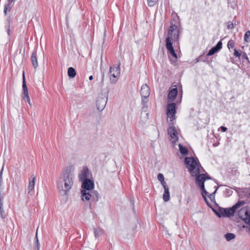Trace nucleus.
I'll use <instances>...</instances> for the list:
<instances>
[{"label":"nucleus","instance_id":"1","mask_svg":"<svg viewBox=\"0 0 250 250\" xmlns=\"http://www.w3.org/2000/svg\"><path fill=\"white\" fill-rule=\"evenodd\" d=\"M184 161L186 167L188 169L191 176L195 177L196 183L199 188H203L205 186V174L204 173H200L201 171L199 166L201 167V165L199 162H197V159L193 157H186L185 158Z\"/></svg>","mask_w":250,"mask_h":250},{"label":"nucleus","instance_id":"2","mask_svg":"<svg viewBox=\"0 0 250 250\" xmlns=\"http://www.w3.org/2000/svg\"><path fill=\"white\" fill-rule=\"evenodd\" d=\"M73 184V177L70 170L68 168L64 170L58 183V188L60 195L65 196L71 188Z\"/></svg>","mask_w":250,"mask_h":250},{"label":"nucleus","instance_id":"3","mask_svg":"<svg viewBox=\"0 0 250 250\" xmlns=\"http://www.w3.org/2000/svg\"><path fill=\"white\" fill-rule=\"evenodd\" d=\"M180 26V21L178 17L171 19L167 36L172 38L174 42H177L179 39Z\"/></svg>","mask_w":250,"mask_h":250},{"label":"nucleus","instance_id":"4","mask_svg":"<svg viewBox=\"0 0 250 250\" xmlns=\"http://www.w3.org/2000/svg\"><path fill=\"white\" fill-rule=\"evenodd\" d=\"M82 182L81 198L84 201V200H88L90 197L89 191L92 190L94 188V181L90 179L85 180Z\"/></svg>","mask_w":250,"mask_h":250},{"label":"nucleus","instance_id":"5","mask_svg":"<svg viewBox=\"0 0 250 250\" xmlns=\"http://www.w3.org/2000/svg\"><path fill=\"white\" fill-rule=\"evenodd\" d=\"M245 202L243 200H239L235 204L232 206L231 208H223L221 207L219 208V212L221 214V217H229L233 216L236 209L244 205Z\"/></svg>","mask_w":250,"mask_h":250},{"label":"nucleus","instance_id":"6","mask_svg":"<svg viewBox=\"0 0 250 250\" xmlns=\"http://www.w3.org/2000/svg\"><path fill=\"white\" fill-rule=\"evenodd\" d=\"M176 104L175 103H171L167 105V114L170 119V124H173V121L175 119Z\"/></svg>","mask_w":250,"mask_h":250},{"label":"nucleus","instance_id":"7","mask_svg":"<svg viewBox=\"0 0 250 250\" xmlns=\"http://www.w3.org/2000/svg\"><path fill=\"white\" fill-rule=\"evenodd\" d=\"M120 63H119L117 66L113 65L110 67L109 77L110 81L113 83H115L116 82V78L120 75Z\"/></svg>","mask_w":250,"mask_h":250},{"label":"nucleus","instance_id":"8","mask_svg":"<svg viewBox=\"0 0 250 250\" xmlns=\"http://www.w3.org/2000/svg\"><path fill=\"white\" fill-rule=\"evenodd\" d=\"M171 125L167 128V133L171 138L170 140L172 143L175 144L178 139L177 136L178 133L175 127L173 126V124Z\"/></svg>","mask_w":250,"mask_h":250},{"label":"nucleus","instance_id":"9","mask_svg":"<svg viewBox=\"0 0 250 250\" xmlns=\"http://www.w3.org/2000/svg\"><path fill=\"white\" fill-rule=\"evenodd\" d=\"M107 100V96H99L96 101V106L99 111H102L105 107Z\"/></svg>","mask_w":250,"mask_h":250},{"label":"nucleus","instance_id":"10","mask_svg":"<svg viewBox=\"0 0 250 250\" xmlns=\"http://www.w3.org/2000/svg\"><path fill=\"white\" fill-rule=\"evenodd\" d=\"M22 90L23 94V100H26L28 101V103L30 104V98L28 94L27 86L26 83L24 72H23L22 75Z\"/></svg>","mask_w":250,"mask_h":250},{"label":"nucleus","instance_id":"11","mask_svg":"<svg viewBox=\"0 0 250 250\" xmlns=\"http://www.w3.org/2000/svg\"><path fill=\"white\" fill-rule=\"evenodd\" d=\"M90 197H89V198L88 200H84V201H90L89 208H91V202H97L98 201L100 198V196L98 192L97 191H94V192L90 193Z\"/></svg>","mask_w":250,"mask_h":250},{"label":"nucleus","instance_id":"12","mask_svg":"<svg viewBox=\"0 0 250 250\" xmlns=\"http://www.w3.org/2000/svg\"><path fill=\"white\" fill-rule=\"evenodd\" d=\"M222 47V42L220 41L217 42L215 46L211 48L207 54V56L213 55L216 52H218Z\"/></svg>","mask_w":250,"mask_h":250},{"label":"nucleus","instance_id":"13","mask_svg":"<svg viewBox=\"0 0 250 250\" xmlns=\"http://www.w3.org/2000/svg\"><path fill=\"white\" fill-rule=\"evenodd\" d=\"M89 174V171L88 168L86 167H84L83 169L81 171V173L79 175L80 181L83 182L85 180L89 179L88 178Z\"/></svg>","mask_w":250,"mask_h":250},{"label":"nucleus","instance_id":"14","mask_svg":"<svg viewBox=\"0 0 250 250\" xmlns=\"http://www.w3.org/2000/svg\"><path fill=\"white\" fill-rule=\"evenodd\" d=\"M178 95L177 87H175L169 90L168 94V100L169 101L173 102L175 100Z\"/></svg>","mask_w":250,"mask_h":250},{"label":"nucleus","instance_id":"15","mask_svg":"<svg viewBox=\"0 0 250 250\" xmlns=\"http://www.w3.org/2000/svg\"><path fill=\"white\" fill-rule=\"evenodd\" d=\"M140 94L142 97H148L150 95V89L146 84H143L140 90Z\"/></svg>","mask_w":250,"mask_h":250},{"label":"nucleus","instance_id":"16","mask_svg":"<svg viewBox=\"0 0 250 250\" xmlns=\"http://www.w3.org/2000/svg\"><path fill=\"white\" fill-rule=\"evenodd\" d=\"M35 179L36 177L34 174H32L31 176V179H29V185L27 188L29 193L31 191H32L34 188Z\"/></svg>","mask_w":250,"mask_h":250},{"label":"nucleus","instance_id":"17","mask_svg":"<svg viewBox=\"0 0 250 250\" xmlns=\"http://www.w3.org/2000/svg\"><path fill=\"white\" fill-rule=\"evenodd\" d=\"M31 60L33 67L36 69L38 66V63L37 61V54L35 51L32 52L31 57Z\"/></svg>","mask_w":250,"mask_h":250},{"label":"nucleus","instance_id":"18","mask_svg":"<svg viewBox=\"0 0 250 250\" xmlns=\"http://www.w3.org/2000/svg\"><path fill=\"white\" fill-rule=\"evenodd\" d=\"M172 40H173V38L168 36L166 39V47L167 50L173 48V43L171 42Z\"/></svg>","mask_w":250,"mask_h":250},{"label":"nucleus","instance_id":"19","mask_svg":"<svg viewBox=\"0 0 250 250\" xmlns=\"http://www.w3.org/2000/svg\"><path fill=\"white\" fill-rule=\"evenodd\" d=\"M203 198H204V199L205 201L206 204L208 206V207H209L210 208L212 209V211L215 213V214L218 217H221V214H220V213L218 210H217L216 209H215L214 208H213L212 207V205L209 202V201L208 200V199H207L206 196L203 195Z\"/></svg>","mask_w":250,"mask_h":250},{"label":"nucleus","instance_id":"20","mask_svg":"<svg viewBox=\"0 0 250 250\" xmlns=\"http://www.w3.org/2000/svg\"><path fill=\"white\" fill-rule=\"evenodd\" d=\"M3 197H0V217L2 219H4L6 214L3 210Z\"/></svg>","mask_w":250,"mask_h":250},{"label":"nucleus","instance_id":"21","mask_svg":"<svg viewBox=\"0 0 250 250\" xmlns=\"http://www.w3.org/2000/svg\"><path fill=\"white\" fill-rule=\"evenodd\" d=\"M67 74L70 78H73L76 75V72L73 67H70L68 68Z\"/></svg>","mask_w":250,"mask_h":250},{"label":"nucleus","instance_id":"22","mask_svg":"<svg viewBox=\"0 0 250 250\" xmlns=\"http://www.w3.org/2000/svg\"><path fill=\"white\" fill-rule=\"evenodd\" d=\"M246 213H247V209L246 208H243L238 211V215L242 220Z\"/></svg>","mask_w":250,"mask_h":250},{"label":"nucleus","instance_id":"23","mask_svg":"<svg viewBox=\"0 0 250 250\" xmlns=\"http://www.w3.org/2000/svg\"><path fill=\"white\" fill-rule=\"evenodd\" d=\"M163 198L165 202H167L170 199V193L169 191V189H166L164 190V193L163 195Z\"/></svg>","mask_w":250,"mask_h":250},{"label":"nucleus","instance_id":"24","mask_svg":"<svg viewBox=\"0 0 250 250\" xmlns=\"http://www.w3.org/2000/svg\"><path fill=\"white\" fill-rule=\"evenodd\" d=\"M179 147L180 151L182 154L185 155L188 154V151L186 146H183L181 144H179Z\"/></svg>","mask_w":250,"mask_h":250},{"label":"nucleus","instance_id":"25","mask_svg":"<svg viewBox=\"0 0 250 250\" xmlns=\"http://www.w3.org/2000/svg\"><path fill=\"white\" fill-rule=\"evenodd\" d=\"M242 220H243L245 223L250 226V211L247 209V213H246Z\"/></svg>","mask_w":250,"mask_h":250},{"label":"nucleus","instance_id":"26","mask_svg":"<svg viewBox=\"0 0 250 250\" xmlns=\"http://www.w3.org/2000/svg\"><path fill=\"white\" fill-rule=\"evenodd\" d=\"M94 233L96 238H97L101 236L103 233V231L102 229L100 228H94Z\"/></svg>","mask_w":250,"mask_h":250},{"label":"nucleus","instance_id":"27","mask_svg":"<svg viewBox=\"0 0 250 250\" xmlns=\"http://www.w3.org/2000/svg\"><path fill=\"white\" fill-rule=\"evenodd\" d=\"M235 237V235L232 233H227L225 235V238L228 241H229L234 239Z\"/></svg>","mask_w":250,"mask_h":250},{"label":"nucleus","instance_id":"28","mask_svg":"<svg viewBox=\"0 0 250 250\" xmlns=\"http://www.w3.org/2000/svg\"><path fill=\"white\" fill-rule=\"evenodd\" d=\"M37 232H38V230H37L36 236L35 238V242L34 250H39L40 248V243L39 242V240H38V236H37Z\"/></svg>","mask_w":250,"mask_h":250},{"label":"nucleus","instance_id":"29","mask_svg":"<svg viewBox=\"0 0 250 250\" xmlns=\"http://www.w3.org/2000/svg\"><path fill=\"white\" fill-rule=\"evenodd\" d=\"M37 232H38V230H37L36 236L35 238V242L34 250H39L40 248V243L39 242V240H38V236H37Z\"/></svg>","mask_w":250,"mask_h":250},{"label":"nucleus","instance_id":"30","mask_svg":"<svg viewBox=\"0 0 250 250\" xmlns=\"http://www.w3.org/2000/svg\"><path fill=\"white\" fill-rule=\"evenodd\" d=\"M8 3L5 4L4 7V13L5 15H6L7 14V10L8 8H9V10L11 9V7H10V5L11 4L15 1V0H7Z\"/></svg>","mask_w":250,"mask_h":250},{"label":"nucleus","instance_id":"31","mask_svg":"<svg viewBox=\"0 0 250 250\" xmlns=\"http://www.w3.org/2000/svg\"><path fill=\"white\" fill-rule=\"evenodd\" d=\"M215 190L214 191V192L212 193L211 194H210L209 195H208V198L210 199V201L212 202H214L216 205H217L215 201V194L216 192L217 191V190L218 188V187H215Z\"/></svg>","mask_w":250,"mask_h":250},{"label":"nucleus","instance_id":"32","mask_svg":"<svg viewBox=\"0 0 250 250\" xmlns=\"http://www.w3.org/2000/svg\"><path fill=\"white\" fill-rule=\"evenodd\" d=\"M167 51L168 52V53L170 54V56H169V57H172L174 58L175 60H176V59L177 58V56L176 53L175 52L174 48L169 49V50H167Z\"/></svg>","mask_w":250,"mask_h":250},{"label":"nucleus","instance_id":"33","mask_svg":"<svg viewBox=\"0 0 250 250\" xmlns=\"http://www.w3.org/2000/svg\"><path fill=\"white\" fill-rule=\"evenodd\" d=\"M244 41L246 42H249L250 41V31H247L244 35Z\"/></svg>","mask_w":250,"mask_h":250},{"label":"nucleus","instance_id":"34","mask_svg":"<svg viewBox=\"0 0 250 250\" xmlns=\"http://www.w3.org/2000/svg\"><path fill=\"white\" fill-rule=\"evenodd\" d=\"M147 4L149 6H153L158 0H147Z\"/></svg>","mask_w":250,"mask_h":250},{"label":"nucleus","instance_id":"35","mask_svg":"<svg viewBox=\"0 0 250 250\" xmlns=\"http://www.w3.org/2000/svg\"><path fill=\"white\" fill-rule=\"evenodd\" d=\"M234 56L237 58H240L241 55V51H238L236 49H234Z\"/></svg>","mask_w":250,"mask_h":250},{"label":"nucleus","instance_id":"36","mask_svg":"<svg viewBox=\"0 0 250 250\" xmlns=\"http://www.w3.org/2000/svg\"><path fill=\"white\" fill-rule=\"evenodd\" d=\"M228 47L229 49L230 48H233L234 46V42L233 40H229L227 44Z\"/></svg>","mask_w":250,"mask_h":250},{"label":"nucleus","instance_id":"37","mask_svg":"<svg viewBox=\"0 0 250 250\" xmlns=\"http://www.w3.org/2000/svg\"><path fill=\"white\" fill-rule=\"evenodd\" d=\"M157 178H158V180L160 182H163V181H164V175L162 173H159L157 175Z\"/></svg>","mask_w":250,"mask_h":250},{"label":"nucleus","instance_id":"38","mask_svg":"<svg viewBox=\"0 0 250 250\" xmlns=\"http://www.w3.org/2000/svg\"><path fill=\"white\" fill-rule=\"evenodd\" d=\"M233 191L231 188H226L225 190V194L227 196H229L232 193Z\"/></svg>","mask_w":250,"mask_h":250},{"label":"nucleus","instance_id":"39","mask_svg":"<svg viewBox=\"0 0 250 250\" xmlns=\"http://www.w3.org/2000/svg\"><path fill=\"white\" fill-rule=\"evenodd\" d=\"M8 25L6 26V28L7 29V33L8 35H10V19L7 20Z\"/></svg>","mask_w":250,"mask_h":250},{"label":"nucleus","instance_id":"40","mask_svg":"<svg viewBox=\"0 0 250 250\" xmlns=\"http://www.w3.org/2000/svg\"><path fill=\"white\" fill-rule=\"evenodd\" d=\"M142 103L143 104H146L147 102H148V97H142Z\"/></svg>","mask_w":250,"mask_h":250},{"label":"nucleus","instance_id":"41","mask_svg":"<svg viewBox=\"0 0 250 250\" xmlns=\"http://www.w3.org/2000/svg\"><path fill=\"white\" fill-rule=\"evenodd\" d=\"M207 55H206V56H204L203 55H202L199 57V58H200V60L201 61H202L203 62H206L207 61Z\"/></svg>","mask_w":250,"mask_h":250},{"label":"nucleus","instance_id":"42","mask_svg":"<svg viewBox=\"0 0 250 250\" xmlns=\"http://www.w3.org/2000/svg\"><path fill=\"white\" fill-rule=\"evenodd\" d=\"M200 188L202 191V194L203 196L204 195L203 193L205 194L206 195H208V193L205 189V186H204L203 188L200 187Z\"/></svg>","mask_w":250,"mask_h":250},{"label":"nucleus","instance_id":"43","mask_svg":"<svg viewBox=\"0 0 250 250\" xmlns=\"http://www.w3.org/2000/svg\"><path fill=\"white\" fill-rule=\"evenodd\" d=\"M164 188V190H166V189H169L168 188V186L167 185V184L166 183V182L164 181H163V182H161Z\"/></svg>","mask_w":250,"mask_h":250},{"label":"nucleus","instance_id":"44","mask_svg":"<svg viewBox=\"0 0 250 250\" xmlns=\"http://www.w3.org/2000/svg\"><path fill=\"white\" fill-rule=\"evenodd\" d=\"M233 27H234L233 23L232 22H229L228 23V29H232Z\"/></svg>","mask_w":250,"mask_h":250},{"label":"nucleus","instance_id":"45","mask_svg":"<svg viewBox=\"0 0 250 250\" xmlns=\"http://www.w3.org/2000/svg\"><path fill=\"white\" fill-rule=\"evenodd\" d=\"M147 110V104H143V106L142 107V110L144 112H146Z\"/></svg>","mask_w":250,"mask_h":250},{"label":"nucleus","instance_id":"46","mask_svg":"<svg viewBox=\"0 0 250 250\" xmlns=\"http://www.w3.org/2000/svg\"><path fill=\"white\" fill-rule=\"evenodd\" d=\"M3 169V168L2 167L0 172V182H1V183H3L2 178Z\"/></svg>","mask_w":250,"mask_h":250},{"label":"nucleus","instance_id":"47","mask_svg":"<svg viewBox=\"0 0 250 250\" xmlns=\"http://www.w3.org/2000/svg\"><path fill=\"white\" fill-rule=\"evenodd\" d=\"M205 174L204 178L205 179V181L206 180H210V179H211V177L207 173H206V174Z\"/></svg>","mask_w":250,"mask_h":250},{"label":"nucleus","instance_id":"48","mask_svg":"<svg viewBox=\"0 0 250 250\" xmlns=\"http://www.w3.org/2000/svg\"><path fill=\"white\" fill-rule=\"evenodd\" d=\"M242 58H244V59H245L246 60H249V58L246 54V53L245 52H244L242 54Z\"/></svg>","mask_w":250,"mask_h":250},{"label":"nucleus","instance_id":"49","mask_svg":"<svg viewBox=\"0 0 250 250\" xmlns=\"http://www.w3.org/2000/svg\"><path fill=\"white\" fill-rule=\"evenodd\" d=\"M221 129V131L222 132H225L227 131V128L225 126H221V127H220Z\"/></svg>","mask_w":250,"mask_h":250},{"label":"nucleus","instance_id":"50","mask_svg":"<svg viewBox=\"0 0 250 250\" xmlns=\"http://www.w3.org/2000/svg\"><path fill=\"white\" fill-rule=\"evenodd\" d=\"M2 184H3V183L0 182V197H2L1 196V190H2Z\"/></svg>","mask_w":250,"mask_h":250},{"label":"nucleus","instance_id":"51","mask_svg":"<svg viewBox=\"0 0 250 250\" xmlns=\"http://www.w3.org/2000/svg\"><path fill=\"white\" fill-rule=\"evenodd\" d=\"M104 73H103L102 74V80H101V82H102V83H103V82H104Z\"/></svg>","mask_w":250,"mask_h":250},{"label":"nucleus","instance_id":"52","mask_svg":"<svg viewBox=\"0 0 250 250\" xmlns=\"http://www.w3.org/2000/svg\"><path fill=\"white\" fill-rule=\"evenodd\" d=\"M93 76H92V75H91V76H89V80L90 81H92V80H93Z\"/></svg>","mask_w":250,"mask_h":250},{"label":"nucleus","instance_id":"53","mask_svg":"<svg viewBox=\"0 0 250 250\" xmlns=\"http://www.w3.org/2000/svg\"><path fill=\"white\" fill-rule=\"evenodd\" d=\"M131 202L132 203V206H133V209H134V201H131Z\"/></svg>","mask_w":250,"mask_h":250},{"label":"nucleus","instance_id":"54","mask_svg":"<svg viewBox=\"0 0 250 250\" xmlns=\"http://www.w3.org/2000/svg\"><path fill=\"white\" fill-rule=\"evenodd\" d=\"M199 167H200V166H199ZM201 167H202L201 166ZM201 168H202V170H200V171H201V172H202V171L204 172V171H205V170H204V168H203V167H201Z\"/></svg>","mask_w":250,"mask_h":250},{"label":"nucleus","instance_id":"55","mask_svg":"<svg viewBox=\"0 0 250 250\" xmlns=\"http://www.w3.org/2000/svg\"><path fill=\"white\" fill-rule=\"evenodd\" d=\"M199 61H200V58L199 57L197 59V62H199Z\"/></svg>","mask_w":250,"mask_h":250},{"label":"nucleus","instance_id":"56","mask_svg":"<svg viewBox=\"0 0 250 250\" xmlns=\"http://www.w3.org/2000/svg\"><path fill=\"white\" fill-rule=\"evenodd\" d=\"M146 115L147 116H148V113H146Z\"/></svg>","mask_w":250,"mask_h":250},{"label":"nucleus","instance_id":"57","mask_svg":"<svg viewBox=\"0 0 250 250\" xmlns=\"http://www.w3.org/2000/svg\"><path fill=\"white\" fill-rule=\"evenodd\" d=\"M237 24V22H235L234 23V24L236 25Z\"/></svg>","mask_w":250,"mask_h":250},{"label":"nucleus","instance_id":"58","mask_svg":"<svg viewBox=\"0 0 250 250\" xmlns=\"http://www.w3.org/2000/svg\"><path fill=\"white\" fill-rule=\"evenodd\" d=\"M237 24V22H235L234 23V24L236 25Z\"/></svg>","mask_w":250,"mask_h":250},{"label":"nucleus","instance_id":"59","mask_svg":"<svg viewBox=\"0 0 250 250\" xmlns=\"http://www.w3.org/2000/svg\"><path fill=\"white\" fill-rule=\"evenodd\" d=\"M249 195H250V192Z\"/></svg>","mask_w":250,"mask_h":250}]
</instances>
